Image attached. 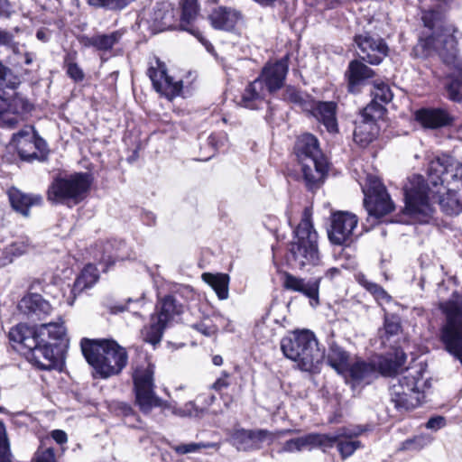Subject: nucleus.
<instances>
[{"mask_svg": "<svg viewBox=\"0 0 462 462\" xmlns=\"http://www.w3.org/2000/svg\"><path fill=\"white\" fill-rule=\"evenodd\" d=\"M124 32L120 30L112 32L111 33H97L93 36L86 34L79 35L78 41L84 48H93L97 51L106 52L113 50L122 39Z\"/></svg>", "mask_w": 462, "mask_h": 462, "instance_id": "nucleus-24", "label": "nucleus"}, {"mask_svg": "<svg viewBox=\"0 0 462 462\" xmlns=\"http://www.w3.org/2000/svg\"><path fill=\"white\" fill-rule=\"evenodd\" d=\"M406 362V355L403 352H394L381 356L376 364L377 373L384 377L395 376Z\"/></svg>", "mask_w": 462, "mask_h": 462, "instance_id": "nucleus-29", "label": "nucleus"}, {"mask_svg": "<svg viewBox=\"0 0 462 462\" xmlns=\"http://www.w3.org/2000/svg\"><path fill=\"white\" fill-rule=\"evenodd\" d=\"M312 215V208L303 209L300 220L292 231V239L287 244L285 260L293 269L315 267L321 262L319 236L314 227Z\"/></svg>", "mask_w": 462, "mask_h": 462, "instance_id": "nucleus-4", "label": "nucleus"}, {"mask_svg": "<svg viewBox=\"0 0 462 462\" xmlns=\"http://www.w3.org/2000/svg\"><path fill=\"white\" fill-rule=\"evenodd\" d=\"M358 221V217L349 211H332L327 228L329 243L337 246H351L356 240L354 230L357 227Z\"/></svg>", "mask_w": 462, "mask_h": 462, "instance_id": "nucleus-12", "label": "nucleus"}, {"mask_svg": "<svg viewBox=\"0 0 462 462\" xmlns=\"http://www.w3.org/2000/svg\"><path fill=\"white\" fill-rule=\"evenodd\" d=\"M414 121L424 130L453 126L455 116L444 106H422L413 113Z\"/></svg>", "mask_w": 462, "mask_h": 462, "instance_id": "nucleus-17", "label": "nucleus"}, {"mask_svg": "<svg viewBox=\"0 0 462 462\" xmlns=\"http://www.w3.org/2000/svg\"><path fill=\"white\" fill-rule=\"evenodd\" d=\"M173 450L179 455L196 452L199 449V445L197 443L180 444L172 448Z\"/></svg>", "mask_w": 462, "mask_h": 462, "instance_id": "nucleus-58", "label": "nucleus"}, {"mask_svg": "<svg viewBox=\"0 0 462 462\" xmlns=\"http://www.w3.org/2000/svg\"><path fill=\"white\" fill-rule=\"evenodd\" d=\"M309 448L308 444V435H304L302 437L291 439L284 442L282 450L283 452H295L300 451L303 448Z\"/></svg>", "mask_w": 462, "mask_h": 462, "instance_id": "nucleus-54", "label": "nucleus"}, {"mask_svg": "<svg viewBox=\"0 0 462 462\" xmlns=\"http://www.w3.org/2000/svg\"><path fill=\"white\" fill-rule=\"evenodd\" d=\"M458 29L455 24L440 26L438 30L418 39L411 51L413 59L426 60L437 54L443 64L457 71V75L448 74L445 85L448 97L453 102H462V60L459 57L458 40L456 33Z\"/></svg>", "mask_w": 462, "mask_h": 462, "instance_id": "nucleus-2", "label": "nucleus"}, {"mask_svg": "<svg viewBox=\"0 0 462 462\" xmlns=\"http://www.w3.org/2000/svg\"><path fill=\"white\" fill-rule=\"evenodd\" d=\"M154 389L155 388L134 389V403L143 415L150 414L154 408H160L162 412L171 408L170 403L160 398Z\"/></svg>", "mask_w": 462, "mask_h": 462, "instance_id": "nucleus-25", "label": "nucleus"}, {"mask_svg": "<svg viewBox=\"0 0 462 462\" xmlns=\"http://www.w3.org/2000/svg\"><path fill=\"white\" fill-rule=\"evenodd\" d=\"M385 105L372 98L369 104L361 111L363 120L376 124V121L382 118L386 113Z\"/></svg>", "mask_w": 462, "mask_h": 462, "instance_id": "nucleus-47", "label": "nucleus"}, {"mask_svg": "<svg viewBox=\"0 0 462 462\" xmlns=\"http://www.w3.org/2000/svg\"><path fill=\"white\" fill-rule=\"evenodd\" d=\"M327 364L333 368L338 374L346 376V367L350 363V354L336 342L328 346L327 356L325 355Z\"/></svg>", "mask_w": 462, "mask_h": 462, "instance_id": "nucleus-28", "label": "nucleus"}, {"mask_svg": "<svg viewBox=\"0 0 462 462\" xmlns=\"http://www.w3.org/2000/svg\"><path fill=\"white\" fill-rule=\"evenodd\" d=\"M423 398V392L404 393L402 385L391 387V400L400 411H409L419 407L422 403Z\"/></svg>", "mask_w": 462, "mask_h": 462, "instance_id": "nucleus-27", "label": "nucleus"}, {"mask_svg": "<svg viewBox=\"0 0 462 462\" xmlns=\"http://www.w3.org/2000/svg\"><path fill=\"white\" fill-rule=\"evenodd\" d=\"M364 206L370 217L380 220L392 213L395 205L387 191L385 185L376 176L369 175L366 180Z\"/></svg>", "mask_w": 462, "mask_h": 462, "instance_id": "nucleus-11", "label": "nucleus"}, {"mask_svg": "<svg viewBox=\"0 0 462 462\" xmlns=\"http://www.w3.org/2000/svg\"><path fill=\"white\" fill-rule=\"evenodd\" d=\"M0 462H13L10 441L3 420H0Z\"/></svg>", "mask_w": 462, "mask_h": 462, "instance_id": "nucleus-50", "label": "nucleus"}, {"mask_svg": "<svg viewBox=\"0 0 462 462\" xmlns=\"http://www.w3.org/2000/svg\"><path fill=\"white\" fill-rule=\"evenodd\" d=\"M231 374L230 373H228L227 371H222L221 372V375L214 382V383L212 384L211 388L217 392V393H220L223 389H226L227 387H229L230 385V382H229V378H230Z\"/></svg>", "mask_w": 462, "mask_h": 462, "instance_id": "nucleus-56", "label": "nucleus"}, {"mask_svg": "<svg viewBox=\"0 0 462 462\" xmlns=\"http://www.w3.org/2000/svg\"><path fill=\"white\" fill-rule=\"evenodd\" d=\"M439 204L442 212L448 216L458 215L462 211V201L457 190L454 189H448L444 195L440 196Z\"/></svg>", "mask_w": 462, "mask_h": 462, "instance_id": "nucleus-39", "label": "nucleus"}, {"mask_svg": "<svg viewBox=\"0 0 462 462\" xmlns=\"http://www.w3.org/2000/svg\"><path fill=\"white\" fill-rule=\"evenodd\" d=\"M258 84L261 83L255 79L246 85L238 102L239 106L251 110L259 108V105L263 101L264 97L257 89Z\"/></svg>", "mask_w": 462, "mask_h": 462, "instance_id": "nucleus-35", "label": "nucleus"}, {"mask_svg": "<svg viewBox=\"0 0 462 462\" xmlns=\"http://www.w3.org/2000/svg\"><path fill=\"white\" fill-rule=\"evenodd\" d=\"M430 442L431 439L425 434L415 435L402 441L397 448V451L419 452L429 446Z\"/></svg>", "mask_w": 462, "mask_h": 462, "instance_id": "nucleus-43", "label": "nucleus"}, {"mask_svg": "<svg viewBox=\"0 0 462 462\" xmlns=\"http://www.w3.org/2000/svg\"><path fill=\"white\" fill-rule=\"evenodd\" d=\"M193 328L207 337L214 336L218 331V327L208 318H205L199 322L194 324Z\"/></svg>", "mask_w": 462, "mask_h": 462, "instance_id": "nucleus-55", "label": "nucleus"}, {"mask_svg": "<svg viewBox=\"0 0 462 462\" xmlns=\"http://www.w3.org/2000/svg\"><path fill=\"white\" fill-rule=\"evenodd\" d=\"M10 3L8 0H0V16H9Z\"/></svg>", "mask_w": 462, "mask_h": 462, "instance_id": "nucleus-62", "label": "nucleus"}, {"mask_svg": "<svg viewBox=\"0 0 462 462\" xmlns=\"http://www.w3.org/2000/svg\"><path fill=\"white\" fill-rule=\"evenodd\" d=\"M50 437L59 445L62 446L68 442V435L62 430H53L50 432Z\"/></svg>", "mask_w": 462, "mask_h": 462, "instance_id": "nucleus-59", "label": "nucleus"}, {"mask_svg": "<svg viewBox=\"0 0 462 462\" xmlns=\"http://www.w3.org/2000/svg\"><path fill=\"white\" fill-rule=\"evenodd\" d=\"M93 180L91 173L82 171L56 176L47 189V200L52 205H79L89 193Z\"/></svg>", "mask_w": 462, "mask_h": 462, "instance_id": "nucleus-9", "label": "nucleus"}, {"mask_svg": "<svg viewBox=\"0 0 462 462\" xmlns=\"http://www.w3.org/2000/svg\"><path fill=\"white\" fill-rule=\"evenodd\" d=\"M312 98L313 97L311 95L293 85H286L283 87L281 97L285 103L299 106L303 111L309 110Z\"/></svg>", "mask_w": 462, "mask_h": 462, "instance_id": "nucleus-31", "label": "nucleus"}, {"mask_svg": "<svg viewBox=\"0 0 462 462\" xmlns=\"http://www.w3.org/2000/svg\"><path fill=\"white\" fill-rule=\"evenodd\" d=\"M340 273L341 272L337 267H331L325 272L324 277L333 280L336 276H338Z\"/></svg>", "mask_w": 462, "mask_h": 462, "instance_id": "nucleus-63", "label": "nucleus"}, {"mask_svg": "<svg viewBox=\"0 0 462 462\" xmlns=\"http://www.w3.org/2000/svg\"><path fill=\"white\" fill-rule=\"evenodd\" d=\"M167 327V325L156 319H152L151 316L150 324L145 327L143 331L144 341L152 346H156L161 342Z\"/></svg>", "mask_w": 462, "mask_h": 462, "instance_id": "nucleus-42", "label": "nucleus"}, {"mask_svg": "<svg viewBox=\"0 0 462 462\" xmlns=\"http://www.w3.org/2000/svg\"><path fill=\"white\" fill-rule=\"evenodd\" d=\"M18 84L0 82V100L5 105V107H3L5 114L23 116L34 109V105L28 98L15 91Z\"/></svg>", "mask_w": 462, "mask_h": 462, "instance_id": "nucleus-19", "label": "nucleus"}, {"mask_svg": "<svg viewBox=\"0 0 462 462\" xmlns=\"http://www.w3.org/2000/svg\"><path fill=\"white\" fill-rule=\"evenodd\" d=\"M291 54L287 52L283 57L274 61H267L262 68L257 80L263 84L270 94H274L285 87L289 72Z\"/></svg>", "mask_w": 462, "mask_h": 462, "instance_id": "nucleus-16", "label": "nucleus"}, {"mask_svg": "<svg viewBox=\"0 0 462 462\" xmlns=\"http://www.w3.org/2000/svg\"><path fill=\"white\" fill-rule=\"evenodd\" d=\"M178 5L179 17H176V10L170 5L162 4L155 7L151 14L152 26L159 32L184 31L194 36L205 47L211 46L210 42L196 25L200 13L199 0H180Z\"/></svg>", "mask_w": 462, "mask_h": 462, "instance_id": "nucleus-6", "label": "nucleus"}, {"mask_svg": "<svg viewBox=\"0 0 462 462\" xmlns=\"http://www.w3.org/2000/svg\"><path fill=\"white\" fill-rule=\"evenodd\" d=\"M157 65V67H150L147 69V75L152 81L153 89L171 101L181 94L182 80L174 81L173 78L168 75L163 62L158 61Z\"/></svg>", "mask_w": 462, "mask_h": 462, "instance_id": "nucleus-18", "label": "nucleus"}, {"mask_svg": "<svg viewBox=\"0 0 462 462\" xmlns=\"http://www.w3.org/2000/svg\"><path fill=\"white\" fill-rule=\"evenodd\" d=\"M421 20H422L424 27L432 31L430 32V34H431V33L435 32L438 30V28H439L441 26V25H439V26L436 27V24H437V23L442 22L444 20V14L439 8L430 9V10L423 12ZM451 24L452 23H450L449 25H451ZM447 25L448 24H444L443 26H447ZM429 35H430V33H429ZM427 36H428V34H427ZM420 37L421 36H420L419 39ZM424 37H426V35Z\"/></svg>", "mask_w": 462, "mask_h": 462, "instance_id": "nucleus-48", "label": "nucleus"}, {"mask_svg": "<svg viewBox=\"0 0 462 462\" xmlns=\"http://www.w3.org/2000/svg\"><path fill=\"white\" fill-rule=\"evenodd\" d=\"M428 190V185L421 175L415 174L409 179L408 184L403 188L404 212L407 215L411 217L428 216L424 212V208H430Z\"/></svg>", "mask_w": 462, "mask_h": 462, "instance_id": "nucleus-13", "label": "nucleus"}, {"mask_svg": "<svg viewBox=\"0 0 462 462\" xmlns=\"http://www.w3.org/2000/svg\"><path fill=\"white\" fill-rule=\"evenodd\" d=\"M182 312L183 305L173 295L167 294L158 299L154 312L151 316L168 326L176 316H180Z\"/></svg>", "mask_w": 462, "mask_h": 462, "instance_id": "nucleus-26", "label": "nucleus"}, {"mask_svg": "<svg viewBox=\"0 0 462 462\" xmlns=\"http://www.w3.org/2000/svg\"><path fill=\"white\" fill-rule=\"evenodd\" d=\"M376 124L363 119L359 123H356L353 133L355 143L362 148L367 147L376 138Z\"/></svg>", "mask_w": 462, "mask_h": 462, "instance_id": "nucleus-33", "label": "nucleus"}, {"mask_svg": "<svg viewBox=\"0 0 462 462\" xmlns=\"http://www.w3.org/2000/svg\"><path fill=\"white\" fill-rule=\"evenodd\" d=\"M377 373L376 364L357 358L346 367V375L355 383H360L365 380L373 377Z\"/></svg>", "mask_w": 462, "mask_h": 462, "instance_id": "nucleus-30", "label": "nucleus"}, {"mask_svg": "<svg viewBox=\"0 0 462 462\" xmlns=\"http://www.w3.org/2000/svg\"><path fill=\"white\" fill-rule=\"evenodd\" d=\"M448 167L439 159L432 160L428 168V176L433 186L443 185L448 181Z\"/></svg>", "mask_w": 462, "mask_h": 462, "instance_id": "nucleus-44", "label": "nucleus"}, {"mask_svg": "<svg viewBox=\"0 0 462 462\" xmlns=\"http://www.w3.org/2000/svg\"><path fill=\"white\" fill-rule=\"evenodd\" d=\"M13 348L34 368L61 371L69 345L64 322H48L30 326L19 323L8 333Z\"/></svg>", "mask_w": 462, "mask_h": 462, "instance_id": "nucleus-1", "label": "nucleus"}, {"mask_svg": "<svg viewBox=\"0 0 462 462\" xmlns=\"http://www.w3.org/2000/svg\"><path fill=\"white\" fill-rule=\"evenodd\" d=\"M98 278L97 267L92 263L86 264L76 277L71 292L74 295L81 293L84 290L91 288Z\"/></svg>", "mask_w": 462, "mask_h": 462, "instance_id": "nucleus-32", "label": "nucleus"}, {"mask_svg": "<svg viewBox=\"0 0 462 462\" xmlns=\"http://www.w3.org/2000/svg\"><path fill=\"white\" fill-rule=\"evenodd\" d=\"M353 41L361 52L360 60L349 61L345 79L347 92L357 95L362 92L367 81L376 76L375 70L365 63L373 66L381 64L389 56L390 48L383 38L374 36L371 32L356 34Z\"/></svg>", "mask_w": 462, "mask_h": 462, "instance_id": "nucleus-3", "label": "nucleus"}, {"mask_svg": "<svg viewBox=\"0 0 462 462\" xmlns=\"http://www.w3.org/2000/svg\"><path fill=\"white\" fill-rule=\"evenodd\" d=\"M6 196L11 208L24 217L30 216L32 207H41L43 203L42 195L25 193L15 186L7 189Z\"/></svg>", "mask_w": 462, "mask_h": 462, "instance_id": "nucleus-22", "label": "nucleus"}, {"mask_svg": "<svg viewBox=\"0 0 462 462\" xmlns=\"http://www.w3.org/2000/svg\"><path fill=\"white\" fill-rule=\"evenodd\" d=\"M292 151L300 165L306 189L316 191L328 174V162L320 149L319 139L310 133L301 134L296 137Z\"/></svg>", "mask_w": 462, "mask_h": 462, "instance_id": "nucleus-7", "label": "nucleus"}, {"mask_svg": "<svg viewBox=\"0 0 462 462\" xmlns=\"http://www.w3.org/2000/svg\"><path fill=\"white\" fill-rule=\"evenodd\" d=\"M402 329L399 316L395 314L385 315L383 319L384 337L388 340L391 337L396 336Z\"/></svg>", "mask_w": 462, "mask_h": 462, "instance_id": "nucleus-52", "label": "nucleus"}, {"mask_svg": "<svg viewBox=\"0 0 462 462\" xmlns=\"http://www.w3.org/2000/svg\"><path fill=\"white\" fill-rule=\"evenodd\" d=\"M422 370H416L413 373L407 371V374L398 379V383L393 385H402L404 393L421 392L419 388V383L422 380Z\"/></svg>", "mask_w": 462, "mask_h": 462, "instance_id": "nucleus-46", "label": "nucleus"}, {"mask_svg": "<svg viewBox=\"0 0 462 462\" xmlns=\"http://www.w3.org/2000/svg\"><path fill=\"white\" fill-rule=\"evenodd\" d=\"M337 108V103L335 101H320L312 98L308 111L325 126L328 133L337 134L339 132Z\"/></svg>", "mask_w": 462, "mask_h": 462, "instance_id": "nucleus-21", "label": "nucleus"}, {"mask_svg": "<svg viewBox=\"0 0 462 462\" xmlns=\"http://www.w3.org/2000/svg\"><path fill=\"white\" fill-rule=\"evenodd\" d=\"M154 365L146 363L145 366L138 365L133 373L134 389L155 388Z\"/></svg>", "mask_w": 462, "mask_h": 462, "instance_id": "nucleus-37", "label": "nucleus"}, {"mask_svg": "<svg viewBox=\"0 0 462 462\" xmlns=\"http://www.w3.org/2000/svg\"><path fill=\"white\" fill-rule=\"evenodd\" d=\"M32 462H57L55 450L52 447H46V441L41 440V444L35 451Z\"/></svg>", "mask_w": 462, "mask_h": 462, "instance_id": "nucleus-51", "label": "nucleus"}, {"mask_svg": "<svg viewBox=\"0 0 462 462\" xmlns=\"http://www.w3.org/2000/svg\"><path fill=\"white\" fill-rule=\"evenodd\" d=\"M79 346L82 356L94 371L95 377L106 379L117 375L127 365L126 349L113 338L82 337Z\"/></svg>", "mask_w": 462, "mask_h": 462, "instance_id": "nucleus-5", "label": "nucleus"}, {"mask_svg": "<svg viewBox=\"0 0 462 462\" xmlns=\"http://www.w3.org/2000/svg\"><path fill=\"white\" fill-rule=\"evenodd\" d=\"M323 277L306 278L294 275L290 272L281 273L282 290L290 292H298L309 300L311 307L317 308L320 305L319 289Z\"/></svg>", "mask_w": 462, "mask_h": 462, "instance_id": "nucleus-15", "label": "nucleus"}, {"mask_svg": "<svg viewBox=\"0 0 462 462\" xmlns=\"http://www.w3.org/2000/svg\"><path fill=\"white\" fill-rule=\"evenodd\" d=\"M346 429L337 430L338 440L335 447L343 460L351 457L355 451L363 447L362 442L357 439H352L351 436L346 434Z\"/></svg>", "mask_w": 462, "mask_h": 462, "instance_id": "nucleus-38", "label": "nucleus"}, {"mask_svg": "<svg viewBox=\"0 0 462 462\" xmlns=\"http://www.w3.org/2000/svg\"><path fill=\"white\" fill-rule=\"evenodd\" d=\"M133 0H87V3L95 8H105L107 10H122Z\"/></svg>", "mask_w": 462, "mask_h": 462, "instance_id": "nucleus-53", "label": "nucleus"}, {"mask_svg": "<svg viewBox=\"0 0 462 462\" xmlns=\"http://www.w3.org/2000/svg\"><path fill=\"white\" fill-rule=\"evenodd\" d=\"M202 280L214 290L219 300L227 299L230 280L228 274L223 273H204Z\"/></svg>", "mask_w": 462, "mask_h": 462, "instance_id": "nucleus-34", "label": "nucleus"}, {"mask_svg": "<svg viewBox=\"0 0 462 462\" xmlns=\"http://www.w3.org/2000/svg\"><path fill=\"white\" fill-rule=\"evenodd\" d=\"M207 19L214 30L234 32L243 19V14L236 8L218 5L210 10Z\"/></svg>", "mask_w": 462, "mask_h": 462, "instance_id": "nucleus-20", "label": "nucleus"}, {"mask_svg": "<svg viewBox=\"0 0 462 462\" xmlns=\"http://www.w3.org/2000/svg\"><path fill=\"white\" fill-rule=\"evenodd\" d=\"M356 279L358 284L371 293L375 300H389L391 298L383 286L369 281L364 273H358Z\"/></svg>", "mask_w": 462, "mask_h": 462, "instance_id": "nucleus-45", "label": "nucleus"}, {"mask_svg": "<svg viewBox=\"0 0 462 462\" xmlns=\"http://www.w3.org/2000/svg\"><path fill=\"white\" fill-rule=\"evenodd\" d=\"M208 144L209 145L214 147L216 150L218 149V147H219V136H218L217 134L212 133L208 136Z\"/></svg>", "mask_w": 462, "mask_h": 462, "instance_id": "nucleus-64", "label": "nucleus"}, {"mask_svg": "<svg viewBox=\"0 0 462 462\" xmlns=\"http://www.w3.org/2000/svg\"><path fill=\"white\" fill-rule=\"evenodd\" d=\"M110 410L116 416L122 417L130 427L137 428L142 423L140 415L128 402H113L110 405Z\"/></svg>", "mask_w": 462, "mask_h": 462, "instance_id": "nucleus-36", "label": "nucleus"}, {"mask_svg": "<svg viewBox=\"0 0 462 462\" xmlns=\"http://www.w3.org/2000/svg\"><path fill=\"white\" fill-rule=\"evenodd\" d=\"M452 180H457L459 185L457 186V189H462V164L456 167L454 173L451 175Z\"/></svg>", "mask_w": 462, "mask_h": 462, "instance_id": "nucleus-60", "label": "nucleus"}, {"mask_svg": "<svg viewBox=\"0 0 462 462\" xmlns=\"http://www.w3.org/2000/svg\"><path fill=\"white\" fill-rule=\"evenodd\" d=\"M292 432L293 430L290 429L270 431L264 429L246 430L242 428L235 430L232 437L243 450L253 451L261 449L263 442L272 445L276 439Z\"/></svg>", "mask_w": 462, "mask_h": 462, "instance_id": "nucleus-14", "label": "nucleus"}, {"mask_svg": "<svg viewBox=\"0 0 462 462\" xmlns=\"http://www.w3.org/2000/svg\"><path fill=\"white\" fill-rule=\"evenodd\" d=\"M309 449L319 448L323 452L335 447L338 440L337 431L335 434L330 433H308Z\"/></svg>", "mask_w": 462, "mask_h": 462, "instance_id": "nucleus-40", "label": "nucleus"}, {"mask_svg": "<svg viewBox=\"0 0 462 462\" xmlns=\"http://www.w3.org/2000/svg\"><path fill=\"white\" fill-rule=\"evenodd\" d=\"M13 40V35L9 32L0 29V45H7Z\"/></svg>", "mask_w": 462, "mask_h": 462, "instance_id": "nucleus-61", "label": "nucleus"}, {"mask_svg": "<svg viewBox=\"0 0 462 462\" xmlns=\"http://www.w3.org/2000/svg\"><path fill=\"white\" fill-rule=\"evenodd\" d=\"M19 310L28 317H36L42 319L49 316L52 311L50 302L37 292L29 291L20 300Z\"/></svg>", "mask_w": 462, "mask_h": 462, "instance_id": "nucleus-23", "label": "nucleus"}, {"mask_svg": "<svg viewBox=\"0 0 462 462\" xmlns=\"http://www.w3.org/2000/svg\"><path fill=\"white\" fill-rule=\"evenodd\" d=\"M11 143L21 161L45 162L49 159L50 149L47 142L32 127V131L20 130L13 134Z\"/></svg>", "mask_w": 462, "mask_h": 462, "instance_id": "nucleus-10", "label": "nucleus"}, {"mask_svg": "<svg viewBox=\"0 0 462 462\" xmlns=\"http://www.w3.org/2000/svg\"><path fill=\"white\" fill-rule=\"evenodd\" d=\"M281 350L285 357L297 363L304 372L317 374L325 359V351L319 347L313 331L303 328L291 331L281 340Z\"/></svg>", "mask_w": 462, "mask_h": 462, "instance_id": "nucleus-8", "label": "nucleus"}, {"mask_svg": "<svg viewBox=\"0 0 462 462\" xmlns=\"http://www.w3.org/2000/svg\"><path fill=\"white\" fill-rule=\"evenodd\" d=\"M446 425V419L443 416L438 415L429 419L426 422V428L433 430H438Z\"/></svg>", "mask_w": 462, "mask_h": 462, "instance_id": "nucleus-57", "label": "nucleus"}, {"mask_svg": "<svg viewBox=\"0 0 462 462\" xmlns=\"http://www.w3.org/2000/svg\"><path fill=\"white\" fill-rule=\"evenodd\" d=\"M78 53L76 51H68L63 58V69L67 76L75 83L84 80L85 73L77 62Z\"/></svg>", "mask_w": 462, "mask_h": 462, "instance_id": "nucleus-41", "label": "nucleus"}, {"mask_svg": "<svg viewBox=\"0 0 462 462\" xmlns=\"http://www.w3.org/2000/svg\"><path fill=\"white\" fill-rule=\"evenodd\" d=\"M373 89L371 91L372 98L383 104L387 105L393 97V94L390 86L383 81H374L373 83Z\"/></svg>", "mask_w": 462, "mask_h": 462, "instance_id": "nucleus-49", "label": "nucleus"}]
</instances>
